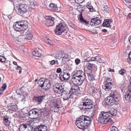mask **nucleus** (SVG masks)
I'll return each mask as SVG.
<instances>
[{
  "label": "nucleus",
  "instance_id": "obj_11",
  "mask_svg": "<svg viewBox=\"0 0 131 131\" xmlns=\"http://www.w3.org/2000/svg\"><path fill=\"white\" fill-rule=\"evenodd\" d=\"M46 96L45 95L35 96L33 97V99L34 102L37 104H40L45 99Z\"/></svg>",
  "mask_w": 131,
  "mask_h": 131
},
{
  "label": "nucleus",
  "instance_id": "obj_29",
  "mask_svg": "<svg viewBox=\"0 0 131 131\" xmlns=\"http://www.w3.org/2000/svg\"><path fill=\"white\" fill-rule=\"evenodd\" d=\"M45 83V91H47L51 88V83L50 81L48 79H46Z\"/></svg>",
  "mask_w": 131,
  "mask_h": 131
},
{
  "label": "nucleus",
  "instance_id": "obj_19",
  "mask_svg": "<svg viewBox=\"0 0 131 131\" xmlns=\"http://www.w3.org/2000/svg\"><path fill=\"white\" fill-rule=\"evenodd\" d=\"M64 71H64H63V75H61V74L59 75V78L62 81L64 80H68L70 78V74Z\"/></svg>",
  "mask_w": 131,
  "mask_h": 131
},
{
  "label": "nucleus",
  "instance_id": "obj_4",
  "mask_svg": "<svg viewBox=\"0 0 131 131\" xmlns=\"http://www.w3.org/2000/svg\"><path fill=\"white\" fill-rule=\"evenodd\" d=\"M29 10L28 6L26 4H21L19 5L18 8L16 10V12L18 15L22 16Z\"/></svg>",
  "mask_w": 131,
  "mask_h": 131
},
{
  "label": "nucleus",
  "instance_id": "obj_14",
  "mask_svg": "<svg viewBox=\"0 0 131 131\" xmlns=\"http://www.w3.org/2000/svg\"><path fill=\"white\" fill-rule=\"evenodd\" d=\"M70 92L71 94H74L78 96L80 93V90L78 86L74 85L71 88Z\"/></svg>",
  "mask_w": 131,
  "mask_h": 131
},
{
  "label": "nucleus",
  "instance_id": "obj_34",
  "mask_svg": "<svg viewBox=\"0 0 131 131\" xmlns=\"http://www.w3.org/2000/svg\"><path fill=\"white\" fill-rule=\"evenodd\" d=\"M113 85V84H112V83H111L110 84L106 83L105 84V91H109L111 89Z\"/></svg>",
  "mask_w": 131,
  "mask_h": 131
},
{
  "label": "nucleus",
  "instance_id": "obj_17",
  "mask_svg": "<svg viewBox=\"0 0 131 131\" xmlns=\"http://www.w3.org/2000/svg\"><path fill=\"white\" fill-rule=\"evenodd\" d=\"M39 111V115L40 114L41 117L43 118H45V117L49 116L50 113V111L47 109H40Z\"/></svg>",
  "mask_w": 131,
  "mask_h": 131
},
{
  "label": "nucleus",
  "instance_id": "obj_38",
  "mask_svg": "<svg viewBox=\"0 0 131 131\" xmlns=\"http://www.w3.org/2000/svg\"><path fill=\"white\" fill-rule=\"evenodd\" d=\"M45 81L46 79L44 81L42 80L41 79H40L38 83L39 86L41 88L45 86Z\"/></svg>",
  "mask_w": 131,
  "mask_h": 131
},
{
  "label": "nucleus",
  "instance_id": "obj_23",
  "mask_svg": "<svg viewBox=\"0 0 131 131\" xmlns=\"http://www.w3.org/2000/svg\"><path fill=\"white\" fill-rule=\"evenodd\" d=\"M39 110L37 108H35L30 110L29 112V116H35L39 115Z\"/></svg>",
  "mask_w": 131,
  "mask_h": 131
},
{
  "label": "nucleus",
  "instance_id": "obj_18",
  "mask_svg": "<svg viewBox=\"0 0 131 131\" xmlns=\"http://www.w3.org/2000/svg\"><path fill=\"white\" fill-rule=\"evenodd\" d=\"M85 78L84 73L81 70L74 71V74L72 76V78L74 77Z\"/></svg>",
  "mask_w": 131,
  "mask_h": 131
},
{
  "label": "nucleus",
  "instance_id": "obj_26",
  "mask_svg": "<svg viewBox=\"0 0 131 131\" xmlns=\"http://www.w3.org/2000/svg\"><path fill=\"white\" fill-rule=\"evenodd\" d=\"M32 54L35 57H40L41 54V51L39 48H37L33 51Z\"/></svg>",
  "mask_w": 131,
  "mask_h": 131
},
{
  "label": "nucleus",
  "instance_id": "obj_47",
  "mask_svg": "<svg viewBox=\"0 0 131 131\" xmlns=\"http://www.w3.org/2000/svg\"><path fill=\"white\" fill-rule=\"evenodd\" d=\"M6 59L4 56H0V62H5L6 60Z\"/></svg>",
  "mask_w": 131,
  "mask_h": 131
},
{
  "label": "nucleus",
  "instance_id": "obj_44",
  "mask_svg": "<svg viewBox=\"0 0 131 131\" xmlns=\"http://www.w3.org/2000/svg\"><path fill=\"white\" fill-rule=\"evenodd\" d=\"M87 7L89 9L90 11L91 12H92L94 11V9L93 7L91 6V4H89L87 6Z\"/></svg>",
  "mask_w": 131,
  "mask_h": 131
},
{
  "label": "nucleus",
  "instance_id": "obj_12",
  "mask_svg": "<svg viewBox=\"0 0 131 131\" xmlns=\"http://www.w3.org/2000/svg\"><path fill=\"white\" fill-rule=\"evenodd\" d=\"M19 129L20 131H31L32 130L30 125L26 123L21 124Z\"/></svg>",
  "mask_w": 131,
  "mask_h": 131
},
{
  "label": "nucleus",
  "instance_id": "obj_61",
  "mask_svg": "<svg viewBox=\"0 0 131 131\" xmlns=\"http://www.w3.org/2000/svg\"><path fill=\"white\" fill-rule=\"evenodd\" d=\"M130 84L128 86V89L129 90V91H131V79L130 80Z\"/></svg>",
  "mask_w": 131,
  "mask_h": 131
},
{
  "label": "nucleus",
  "instance_id": "obj_30",
  "mask_svg": "<svg viewBox=\"0 0 131 131\" xmlns=\"http://www.w3.org/2000/svg\"><path fill=\"white\" fill-rule=\"evenodd\" d=\"M58 7L54 3H50L49 5L48 8L50 10L56 11L58 9Z\"/></svg>",
  "mask_w": 131,
  "mask_h": 131
},
{
  "label": "nucleus",
  "instance_id": "obj_5",
  "mask_svg": "<svg viewBox=\"0 0 131 131\" xmlns=\"http://www.w3.org/2000/svg\"><path fill=\"white\" fill-rule=\"evenodd\" d=\"M49 105L51 110L55 112H59L60 108L61 107V106L58 103L56 100L50 101Z\"/></svg>",
  "mask_w": 131,
  "mask_h": 131
},
{
  "label": "nucleus",
  "instance_id": "obj_62",
  "mask_svg": "<svg viewBox=\"0 0 131 131\" xmlns=\"http://www.w3.org/2000/svg\"><path fill=\"white\" fill-rule=\"evenodd\" d=\"M4 90L2 89L1 88L0 89V95L2 94L4 91Z\"/></svg>",
  "mask_w": 131,
  "mask_h": 131
},
{
  "label": "nucleus",
  "instance_id": "obj_59",
  "mask_svg": "<svg viewBox=\"0 0 131 131\" xmlns=\"http://www.w3.org/2000/svg\"><path fill=\"white\" fill-rule=\"evenodd\" d=\"M61 71L62 70L60 68H58L57 69V70L56 72L57 73H60L61 72Z\"/></svg>",
  "mask_w": 131,
  "mask_h": 131
},
{
  "label": "nucleus",
  "instance_id": "obj_48",
  "mask_svg": "<svg viewBox=\"0 0 131 131\" xmlns=\"http://www.w3.org/2000/svg\"><path fill=\"white\" fill-rule=\"evenodd\" d=\"M119 73L120 74L123 75L126 73V71L124 69H122L121 70L119 71Z\"/></svg>",
  "mask_w": 131,
  "mask_h": 131
},
{
  "label": "nucleus",
  "instance_id": "obj_46",
  "mask_svg": "<svg viewBox=\"0 0 131 131\" xmlns=\"http://www.w3.org/2000/svg\"><path fill=\"white\" fill-rule=\"evenodd\" d=\"M95 61H97L100 63L102 62V61L99 56H96L95 57Z\"/></svg>",
  "mask_w": 131,
  "mask_h": 131
},
{
  "label": "nucleus",
  "instance_id": "obj_33",
  "mask_svg": "<svg viewBox=\"0 0 131 131\" xmlns=\"http://www.w3.org/2000/svg\"><path fill=\"white\" fill-rule=\"evenodd\" d=\"M69 56L67 54H66L63 52V57H62V62L64 64L66 63L67 61L69 59Z\"/></svg>",
  "mask_w": 131,
  "mask_h": 131
},
{
  "label": "nucleus",
  "instance_id": "obj_9",
  "mask_svg": "<svg viewBox=\"0 0 131 131\" xmlns=\"http://www.w3.org/2000/svg\"><path fill=\"white\" fill-rule=\"evenodd\" d=\"M53 89L56 93L59 94H61L64 90L63 86L60 83H57L54 84L53 86Z\"/></svg>",
  "mask_w": 131,
  "mask_h": 131
},
{
  "label": "nucleus",
  "instance_id": "obj_40",
  "mask_svg": "<svg viewBox=\"0 0 131 131\" xmlns=\"http://www.w3.org/2000/svg\"><path fill=\"white\" fill-rule=\"evenodd\" d=\"M63 52H60L57 53L56 54V57L59 59H61L63 57Z\"/></svg>",
  "mask_w": 131,
  "mask_h": 131
},
{
  "label": "nucleus",
  "instance_id": "obj_28",
  "mask_svg": "<svg viewBox=\"0 0 131 131\" xmlns=\"http://www.w3.org/2000/svg\"><path fill=\"white\" fill-rule=\"evenodd\" d=\"M9 119V117L6 115L4 116L3 118V123L6 127H8L10 125V123Z\"/></svg>",
  "mask_w": 131,
  "mask_h": 131
},
{
  "label": "nucleus",
  "instance_id": "obj_64",
  "mask_svg": "<svg viewBox=\"0 0 131 131\" xmlns=\"http://www.w3.org/2000/svg\"><path fill=\"white\" fill-rule=\"evenodd\" d=\"M128 39L129 42H130L131 43V36H129Z\"/></svg>",
  "mask_w": 131,
  "mask_h": 131
},
{
  "label": "nucleus",
  "instance_id": "obj_6",
  "mask_svg": "<svg viewBox=\"0 0 131 131\" xmlns=\"http://www.w3.org/2000/svg\"><path fill=\"white\" fill-rule=\"evenodd\" d=\"M24 31V35L20 36L19 37V41L23 42L25 40H31L32 37V35L31 33V29H29L27 32H25Z\"/></svg>",
  "mask_w": 131,
  "mask_h": 131
},
{
  "label": "nucleus",
  "instance_id": "obj_50",
  "mask_svg": "<svg viewBox=\"0 0 131 131\" xmlns=\"http://www.w3.org/2000/svg\"><path fill=\"white\" fill-rule=\"evenodd\" d=\"M111 129V131H118L117 128L115 126L112 127Z\"/></svg>",
  "mask_w": 131,
  "mask_h": 131
},
{
  "label": "nucleus",
  "instance_id": "obj_3",
  "mask_svg": "<svg viewBox=\"0 0 131 131\" xmlns=\"http://www.w3.org/2000/svg\"><path fill=\"white\" fill-rule=\"evenodd\" d=\"M97 121L99 123L102 124H106L112 121L111 116L108 112H102L98 115Z\"/></svg>",
  "mask_w": 131,
  "mask_h": 131
},
{
  "label": "nucleus",
  "instance_id": "obj_10",
  "mask_svg": "<svg viewBox=\"0 0 131 131\" xmlns=\"http://www.w3.org/2000/svg\"><path fill=\"white\" fill-rule=\"evenodd\" d=\"M101 21V17L100 15H99L97 17L92 19L90 24L91 26H96L100 24Z\"/></svg>",
  "mask_w": 131,
  "mask_h": 131
},
{
  "label": "nucleus",
  "instance_id": "obj_51",
  "mask_svg": "<svg viewBox=\"0 0 131 131\" xmlns=\"http://www.w3.org/2000/svg\"><path fill=\"white\" fill-rule=\"evenodd\" d=\"M46 42L47 43H48V44L50 45H52L53 44V43L52 42V41L49 39H48L46 41Z\"/></svg>",
  "mask_w": 131,
  "mask_h": 131
},
{
  "label": "nucleus",
  "instance_id": "obj_54",
  "mask_svg": "<svg viewBox=\"0 0 131 131\" xmlns=\"http://www.w3.org/2000/svg\"><path fill=\"white\" fill-rule=\"evenodd\" d=\"M7 87V85L6 83H4L3 84L1 87V88L2 89H3L4 90H5L6 89V87Z\"/></svg>",
  "mask_w": 131,
  "mask_h": 131
},
{
  "label": "nucleus",
  "instance_id": "obj_43",
  "mask_svg": "<svg viewBox=\"0 0 131 131\" xmlns=\"http://www.w3.org/2000/svg\"><path fill=\"white\" fill-rule=\"evenodd\" d=\"M83 102H81L80 103V104L79 106L81 110H84L85 109H86L87 108L85 106L84 104H82Z\"/></svg>",
  "mask_w": 131,
  "mask_h": 131
},
{
  "label": "nucleus",
  "instance_id": "obj_42",
  "mask_svg": "<svg viewBox=\"0 0 131 131\" xmlns=\"http://www.w3.org/2000/svg\"><path fill=\"white\" fill-rule=\"evenodd\" d=\"M95 61V57H92L91 58H88L84 60V62H89L90 61Z\"/></svg>",
  "mask_w": 131,
  "mask_h": 131
},
{
  "label": "nucleus",
  "instance_id": "obj_25",
  "mask_svg": "<svg viewBox=\"0 0 131 131\" xmlns=\"http://www.w3.org/2000/svg\"><path fill=\"white\" fill-rule=\"evenodd\" d=\"M47 127L45 125H39L36 126L34 131H47Z\"/></svg>",
  "mask_w": 131,
  "mask_h": 131
},
{
  "label": "nucleus",
  "instance_id": "obj_15",
  "mask_svg": "<svg viewBox=\"0 0 131 131\" xmlns=\"http://www.w3.org/2000/svg\"><path fill=\"white\" fill-rule=\"evenodd\" d=\"M64 26L61 23L59 24L56 27V29L54 30L55 33L57 35H60L64 32Z\"/></svg>",
  "mask_w": 131,
  "mask_h": 131
},
{
  "label": "nucleus",
  "instance_id": "obj_63",
  "mask_svg": "<svg viewBox=\"0 0 131 131\" xmlns=\"http://www.w3.org/2000/svg\"><path fill=\"white\" fill-rule=\"evenodd\" d=\"M25 98L24 97V98H22L21 100V102H23V103H24V102H25Z\"/></svg>",
  "mask_w": 131,
  "mask_h": 131
},
{
  "label": "nucleus",
  "instance_id": "obj_32",
  "mask_svg": "<svg viewBox=\"0 0 131 131\" xmlns=\"http://www.w3.org/2000/svg\"><path fill=\"white\" fill-rule=\"evenodd\" d=\"M110 114L113 116H115L117 113V111L116 110L113 108H110L109 109V112H108Z\"/></svg>",
  "mask_w": 131,
  "mask_h": 131
},
{
  "label": "nucleus",
  "instance_id": "obj_45",
  "mask_svg": "<svg viewBox=\"0 0 131 131\" xmlns=\"http://www.w3.org/2000/svg\"><path fill=\"white\" fill-rule=\"evenodd\" d=\"M50 64L52 65L56 64L57 65L56 66H57L59 64V63L58 60L55 61L54 60H53L51 61Z\"/></svg>",
  "mask_w": 131,
  "mask_h": 131
},
{
  "label": "nucleus",
  "instance_id": "obj_49",
  "mask_svg": "<svg viewBox=\"0 0 131 131\" xmlns=\"http://www.w3.org/2000/svg\"><path fill=\"white\" fill-rule=\"evenodd\" d=\"M112 80L110 78H107L106 81V83H112V84L113 83V81H111Z\"/></svg>",
  "mask_w": 131,
  "mask_h": 131
},
{
  "label": "nucleus",
  "instance_id": "obj_21",
  "mask_svg": "<svg viewBox=\"0 0 131 131\" xmlns=\"http://www.w3.org/2000/svg\"><path fill=\"white\" fill-rule=\"evenodd\" d=\"M112 22V20L111 19H105L102 24L103 26L110 28L112 27L110 24Z\"/></svg>",
  "mask_w": 131,
  "mask_h": 131
},
{
  "label": "nucleus",
  "instance_id": "obj_24",
  "mask_svg": "<svg viewBox=\"0 0 131 131\" xmlns=\"http://www.w3.org/2000/svg\"><path fill=\"white\" fill-rule=\"evenodd\" d=\"M110 96L113 98H114L115 99L117 100L118 99L119 97V93L116 90H113L112 92L110 93Z\"/></svg>",
  "mask_w": 131,
  "mask_h": 131
},
{
  "label": "nucleus",
  "instance_id": "obj_22",
  "mask_svg": "<svg viewBox=\"0 0 131 131\" xmlns=\"http://www.w3.org/2000/svg\"><path fill=\"white\" fill-rule=\"evenodd\" d=\"M85 67L87 68L90 73L92 72V69H94L95 70H96L97 69L95 65L93 64H91L89 63H86L85 65Z\"/></svg>",
  "mask_w": 131,
  "mask_h": 131
},
{
  "label": "nucleus",
  "instance_id": "obj_2",
  "mask_svg": "<svg viewBox=\"0 0 131 131\" xmlns=\"http://www.w3.org/2000/svg\"><path fill=\"white\" fill-rule=\"evenodd\" d=\"M28 27V22L24 20L17 22L15 23L13 25L14 30L20 33V36L24 35V31L27 29Z\"/></svg>",
  "mask_w": 131,
  "mask_h": 131
},
{
  "label": "nucleus",
  "instance_id": "obj_55",
  "mask_svg": "<svg viewBox=\"0 0 131 131\" xmlns=\"http://www.w3.org/2000/svg\"><path fill=\"white\" fill-rule=\"evenodd\" d=\"M128 56L129 59H128L127 60L128 62H130V60L131 59V51L129 53Z\"/></svg>",
  "mask_w": 131,
  "mask_h": 131
},
{
  "label": "nucleus",
  "instance_id": "obj_20",
  "mask_svg": "<svg viewBox=\"0 0 131 131\" xmlns=\"http://www.w3.org/2000/svg\"><path fill=\"white\" fill-rule=\"evenodd\" d=\"M61 96L64 100H67L70 97V92H68L64 90L61 93Z\"/></svg>",
  "mask_w": 131,
  "mask_h": 131
},
{
  "label": "nucleus",
  "instance_id": "obj_35",
  "mask_svg": "<svg viewBox=\"0 0 131 131\" xmlns=\"http://www.w3.org/2000/svg\"><path fill=\"white\" fill-rule=\"evenodd\" d=\"M17 109V107L15 104L12 103L9 107V110L14 111H16Z\"/></svg>",
  "mask_w": 131,
  "mask_h": 131
},
{
  "label": "nucleus",
  "instance_id": "obj_56",
  "mask_svg": "<svg viewBox=\"0 0 131 131\" xmlns=\"http://www.w3.org/2000/svg\"><path fill=\"white\" fill-rule=\"evenodd\" d=\"M17 70H19V73H21V67L19 66H17V67L16 68Z\"/></svg>",
  "mask_w": 131,
  "mask_h": 131
},
{
  "label": "nucleus",
  "instance_id": "obj_16",
  "mask_svg": "<svg viewBox=\"0 0 131 131\" xmlns=\"http://www.w3.org/2000/svg\"><path fill=\"white\" fill-rule=\"evenodd\" d=\"M105 102L109 106H111L115 103L117 101L114 98L111 97L110 96L107 97L105 100Z\"/></svg>",
  "mask_w": 131,
  "mask_h": 131
},
{
  "label": "nucleus",
  "instance_id": "obj_52",
  "mask_svg": "<svg viewBox=\"0 0 131 131\" xmlns=\"http://www.w3.org/2000/svg\"><path fill=\"white\" fill-rule=\"evenodd\" d=\"M75 3L78 4L82 3L84 0H74Z\"/></svg>",
  "mask_w": 131,
  "mask_h": 131
},
{
  "label": "nucleus",
  "instance_id": "obj_27",
  "mask_svg": "<svg viewBox=\"0 0 131 131\" xmlns=\"http://www.w3.org/2000/svg\"><path fill=\"white\" fill-rule=\"evenodd\" d=\"M125 100L128 101H131V91H128L126 92L125 98H124V101Z\"/></svg>",
  "mask_w": 131,
  "mask_h": 131
},
{
  "label": "nucleus",
  "instance_id": "obj_41",
  "mask_svg": "<svg viewBox=\"0 0 131 131\" xmlns=\"http://www.w3.org/2000/svg\"><path fill=\"white\" fill-rule=\"evenodd\" d=\"M80 19L81 22L83 23H85L86 24H88L89 23V21H87L84 19L82 15L80 18Z\"/></svg>",
  "mask_w": 131,
  "mask_h": 131
},
{
  "label": "nucleus",
  "instance_id": "obj_7",
  "mask_svg": "<svg viewBox=\"0 0 131 131\" xmlns=\"http://www.w3.org/2000/svg\"><path fill=\"white\" fill-rule=\"evenodd\" d=\"M83 103L87 108L90 109L92 108L93 106V102L92 101L89 99H88L87 97H85L83 99Z\"/></svg>",
  "mask_w": 131,
  "mask_h": 131
},
{
  "label": "nucleus",
  "instance_id": "obj_31",
  "mask_svg": "<svg viewBox=\"0 0 131 131\" xmlns=\"http://www.w3.org/2000/svg\"><path fill=\"white\" fill-rule=\"evenodd\" d=\"M89 89L91 92L90 93L92 94L97 93L100 91V90L99 89L95 87L94 86H90Z\"/></svg>",
  "mask_w": 131,
  "mask_h": 131
},
{
  "label": "nucleus",
  "instance_id": "obj_58",
  "mask_svg": "<svg viewBox=\"0 0 131 131\" xmlns=\"http://www.w3.org/2000/svg\"><path fill=\"white\" fill-rule=\"evenodd\" d=\"M34 0H29V2L30 4L32 6H34L35 5Z\"/></svg>",
  "mask_w": 131,
  "mask_h": 131
},
{
  "label": "nucleus",
  "instance_id": "obj_39",
  "mask_svg": "<svg viewBox=\"0 0 131 131\" xmlns=\"http://www.w3.org/2000/svg\"><path fill=\"white\" fill-rule=\"evenodd\" d=\"M102 9L104 12L108 13L109 12V8L107 5H104L102 8Z\"/></svg>",
  "mask_w": 131,
  "mask_h": 131
},
{
  "label": "nucleus",
  "instance_id": "obj_1",
  "mask_svg": "<svg viewBox=\"0 0 131 131\" xmlns=\"http://www.w3.org/2000/svg\"><path fill=\"white\" fill-rule=\"evenodd\" d=\"M91 122V119L89 117L83 115L77 119L75 123L78 128L84 129L88 127Z\"/></svg>",
  "mask_w": 131,
  "mask_h": 131
},
{
  "label": "nucleus",
  "instance_id": "obj_13",
  "mask_svg": "<svg viewBox=\"0 0 131 131\" xmlns=\"http://www.w3.org/2000/svg\"><path fill=\"white\" fill-rule=\"evenodd\" d=\"M46 20L45 23L47 26H53L54 24V18L50 16H47L45 17Z\"/></svg>",
  "mask_w": 131,
  "mask_h": 131
},
{
  "label": "nucleus",
  "instance_id": "obj_37",
  "mask_svg": "<svg viewBox=\"0 0 131 131\" xmlns=\"http://www.w3.org/2000/svg\"><path fill=\"white\" fill-rule=\"evenodd\" d=\"M125 4L128 7L131 8V0H123Z\"/></svg>",
  "mask_w": 131,
  "mask_h": 131
},
{
  "label": "nucleus",
  "instance_id": "obj_36",
  "mask_svg": "<svg viewBox=\"0 0 131 131\" xmlns=\"http://www.w3.org/2000/svg\"><path fill=\"white\" fill-rule=\"evenodd\" d=\"M88 78L89 80L91 81H93L95 79V76L94 74L92 73L88 74Z\"/></svg>",
  "mask_w": 131,
  "mask_h": 131
},
{
  "label": "nucleus",
  "instance_id": "obj_53",
  "mask_svg": "<svg viewBox=\"0 0 131 131\" xmlns=\"http://www.w3.org/2000/svg\"><path fill=\"white\" fill-rule=\"evenodd\" d=\"M80 62V60L78 58L76 59L75 60V62L77 65H78Z\"/></svg>",
  "mask_w": 131,
  "mask_h": 131
},
{
  "label": "nucleus",
  "instance_id": "obj_57",
  "mask_svg": "<svg viewBox=\"0 0 131 131\" xmlns=\"http://www.w3.org/2000/svg\"><path fill=\"white\" fill-rule=\"evenodd\" d=\"M21 96H23L24 97H25L27 96V94L25 92H24L23 93H22L21 94Z\"/></svg>",
  "mask_w": 131,
  "mask_h": 131
},
{
  "label": "nucleus",
  "instance_id": "obj_8",
  "mask_svg": "<svg viewBox=\"0 0 131 131\" xmlns=\"http://www.w3.org/2000/svg\"><path fill=\"white\" fill-rule=\"evenodd\" d=\"M85 79L84 77L72 78L71 81L75 85H80L82 84Z\"/></svg>",
  "mask_w": 131,
  "mask_h": 131
},
{
  "label": "nucleus",
  "instance_id": "obj_60",
  "mask_svg": "<svg viewBox=\"0 0 131 131\" xmlns=\"http://www.w3.org/2000/svg\"><path fill=\"white\" fill-rule=\"evenodd\" d=\"M95 113V110H93V112L91 113V117H93L94 116V115Z\"/></svg>",
  "mask_w": 131,
  "mask_h": 131
}]
</instances>
